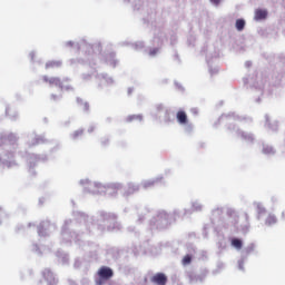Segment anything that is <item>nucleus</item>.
Listing matches in <instances>:
<instances>
[{
  "instance_id": "nucleus-1",
  "label": "nucleus",
  "mask_w": 285,
  "mask_h": 285,
  "mask_svg": "<svg viewBox=\"0 0 285 285\" xmlns=\"http://www.w3.org/2000/svg\"><path fill=\"white\" fill-rule=\"evenodd\" d=\"M114 275H115V272H112V268L102 266L98 271L99 279L96 282V284L102 285L104 282H108V279L112 278Z\"/></svg>"
},
{
  "instance_id": "nucleus-2",
  "label": "nucleus",
  "mask_w": 285,
  "mask_h": 285,
  "mask_svg": "<svg viewBox=\"0 0 285 285\" xmlns=\"http://www.w3.org/2000/svg\"><path fill=\"white\" fill-rule=\"evenodd\" d=\"M150 282L156 285H166L168 284V276L164 273H157L150 278Z\"/></svg>"
},
{
  "instance_id": "nucleus-3",
  "label": "nucleus",
  "mask_w": 285,
  "mask_h": 285,
  "mask_svg": "<svg viewBox=\"0 0 285 285\" xmlns=\"http://www.w3.org/2000/svg\"><path fill=\"white\" fill-rule=\"evenodd\" d=\"M42 81H45V83H49V86H57L58 88L63 89L61 78H58V77L49 78L48 76H43Z\"/></svg>"
},
{
  "instance_id": "nucleus-4",
  "label": "nucleus",
  "mask_w": 285,
  "mask_h": 285,
  "mask_svg": "<svg viewBox=\"0 0 285 285\" xmlns=\"http://www.w3.org/2000/svg\"><path fill=\"white\" fill-rule=\"evenodd\" d=\"M176 118L178 124H180L181 126H186V124H188V115H186V111L184 110L177 111Z\"/></svg>"
},
{
  "instance_id": "nucleus-5",
  "label": "nucleus",
  "mask_w": 285,
  "mask_h": 285,
  "mask_svg": "<svg viewBox=\"0 0 285 285\" xmlns=\"http://www.w3.org/2000/svg\"><path fill=\"white\" fill-rule=\"evenodd\" d=\"M46 70H50L52 68H61V61L51 60L48 61L45 66Z\"/></svg>"
},
{
  "instance_id": "nucleus-6",
  "label": "nucleus",
  "mask_w": 285,
  "mask_h": 285,
  "mask_svg": "<svg viewBox=\"0 0 285 285\" xmlns=\"http://www.w3.org/2000/svg\"><path fill=\"white\" fill-rule=\"evenodd\" d=\"M268 17V12L266 10L258 9L255 12V19L256 21H261V19H266Z\"/></svg>"
},
{
  "instance_id": "nucleus-7",
  "label": "nucleus",
  "mask_w": 285,
  "mask_h": 285,
  "mask_svg": "<svg viewBox=\"0 0 285 285\" xmlns=\"http://www.w3.org/2000/svg\"><path fill=\"white\" fill-rule=\"evenodd\" d=\"M266 226H273L277 224V217L273 214H269L265 220Z\"/></svg>"
},
{
  "instance_id": "nucleus-8",
  "label": "nucleus",
  "mask_w": 285,
  "mask_h": 285,
  "mask_svg": "<svg viewBox=\"0 0 285 285\" xmlns=\"http://www.w3.org/2000/svg\"><path fill=\"white\" fill-rule=\"evenodd\" d=\"M244 28H246V21L244 19L236 20V30H238V32H242Z\"/></svg>"
},
{
  "instance_id": "nucleus-9",
  "label": "nucleus",
  "mask_w": 285,
  "mask_h": 285,
  "mask_svg": "<svg viewBox=\"0 0 285 285\" xmlns=\"http://www.w3.org/2000/svg\"><path fill=\"white\" fill-rule=\"evenodd\" d=\"M232 246H233L234 248H237V250H242V246H243L242 239H239V238H233V239H232Z\"/></svg>"
},
{
  "instance_id": "nucleus-10",
  "label": "nucleus",
  "mask_w": 285,
  "mask_h": 285,
  "mask_svg": "<svg viewBox=\"0 0 285 285\" xmlns=\"http://www.w3.org/2000/svg\"><path fill=\"white\" fill-rule=\"evenodd\" d=\"M193 262V257L190 255H186L184 258H183V264L184 266H188V264H190Z\"/></svg>"
},
{
  "instance_id": "nucleus-11",
  "label": "nucleus",
  "mask_w": 285,
  "mask_h": 285,
  "mask_svg": "<svg viewBox=\"0 0 285 285\" xmlns=\"http://www.w3.org/2000/svg\"><path fill=\"white\" fill-rule=\"evenodd\" d=\"M119 188H121V185H119V184H114V185L109 186L110 190H119Z\"/></svg>"
},
{
  "instance_id": "nucleus-12",
  "label": "nucleus",
  "mask_w": 285,
  "mask_h": 285,
  "mask_svg": "<svg viewBox=\"0 0 285 285\" xmlns=\"http://www.w3.org/2000/svg\"><path fill=\"white\" fill-rule=\"evenodd\" d=\"M81 135H83V130H77L73 132L75 139H77V137H81Z\"/></svg>"
},
{
  "instance_id": "nucleus-13",
  "label": "nucleus",
  "mask_w": 285,
  "mask_h": 285,
  "mask_svg": "<svg viewBox=\"0 0 285 285\" xmlns=\"http://www.w3.org/2000/svg\"><path fill=\"white\" fill-rule=\"evenodd\" d=\"M43 276L45 277H52V272H50L49 269L43 272Z\"/></svg>"
},
{
  "instance_id": "nucleus-14",
  "label": "nucleus",
  "mask_w": 285,
  "mask_h": 285,
  "mask_svg": "<svg viewBox=\"0 0 285 285\" xmlns=\"http://www.w3.org/2000/svg\"><path fill=\"white\" fill-rule=\"evenodd\" d=\"M212 3H214V6H219V3L222 2V0H210Z\"/></svg>"
},
{
  "instance_id": "nucleus-15",
  "label": "nucleus",
  "mask_w": 285,
  "mask_h": 285,
  "mask_svg": "<svg viewBox=\"0 0 285 285\" xmlns=\"http://www.w3.org/2000/svg\"><path fill=\"white\" fill-rule=\"evenodd\" d=\"M136 118V116H130L129 118H128V121H132V119H135Z\"/></svg>"
},
{
  "instance_id": "nucleus-16",
  "label": "nucleus",
  "mask_w": 285,
  "mask_h": 285,
  "mask_svg": "<svg viewBox=\"0 0 285 285\" xmlns=\"http://www.w3.org/2000/svg\"><path fill=\"white\" fill-rule=\"evenodd\" d=\"M3 215V208L0 207V216Z\"/></svg>"
},
{
  "instance_id": "nucleus-17",
  "label": "nucleus",
  "mask_w": 285,
  "mask_h": 285,
  "mask_svg": "<svg viewBox=\"0 0 285 285\" xmlns=\"http://www.w3.org/2000/svg\"><path fill=\"white\" fill-rule=\"evenodd\" d=\"M282 216L285 217V214L283 213Z\"/></svg>"
}]
</instances>
